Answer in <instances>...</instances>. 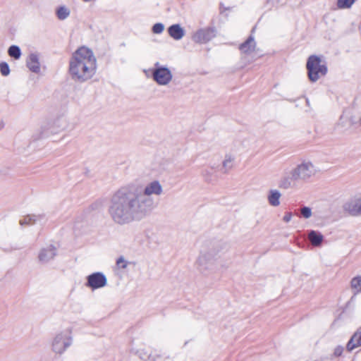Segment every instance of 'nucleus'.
I'll return each mask as SVG.
<instances>
[{"label": "nucleus", "mask_w": 361, "mask_h": 361, "mask_svg": "<svg viewBox=\"0 0 361 361\" xmlns=\"http://www.w3.org/2000/svg\"><path fill=\"white\" fill-rule=\"evenodd\" d=\"M97 69L96 56L88 47H79L70 59L69 74L76 82L83 83L91 80L95 75Z\"/></svg>", "instance_id": "nucleus-2"}, {"label": "nucleus", "mask_w": 361, "mask_h": 361, "mask_svg": "<svg viewBox=\"0 0 361 361\" xmlns=\"http://www.w3.org/2000/svg\"><path fill=\"white\" fill-rule=\"evenodd\" d=\"M27 66L32 72L35 73H39L41 68L38 54H31L29 55L27 61Z\"/></svg>", "instance_id": "nucleus-17"}, {"label": "nucleus", "mask_w": 361, "mask_h": 361, "mask_svg": "<svg viewBox=\"0 0 361 361\" xmlns=\"http://www.w3.org/2000/svg\"><path fill=\"white\" fill-rule=\"evenodd\" d=\"M0 72L2 75L7 76L10 73V68L7 63L1 62L0 63Z\"/></svg>", "instance_id": "nucleus-28"}, {"label": "nucleus", "mask_w": 361, "mask_h": 361, "mask_svg": "<svg viewBox=\"0 0 361 361\" xmlns=\"http://www.w3.org/2000/svg\"><path fill=\"white\" fill-rule=\"evenodd\" d=\"M43 218L44 216L42 215L29 214L20 220V224L21 226L32 225L41 221Z\"/></svg>", "instance_id": "nucleus-21"}, {"label": "nucleus", "mask_w": 361, "mask_h": 361, "mask_svg": "<svg viewBox=\"0 0 361 361\" xmlns=\"http://www.w3.org/2000/svg\"><path fill=\"white\" fill-rule=\"evenodd\" d=\"M138 356L145 361H171L169 357H164L157 353H149L145 348H140L137 351Z\"/></svg>", "instance_id": "nucleus-14"}, {"label": "nucleus", "mask_w": 361, "mask_h": 361, "mask_svg": "<svg viewBox=\"0 0 361 361\" xmlns=\"http://www.w3.org/2000/svg\"><path fill=\"white\" fill-rule=\"evenodd\" d=\"M281 192L277 189H271L267 195V201L272 207H279L281 204Z\"/></svg>", "instance_id": "nucleus-18"}, {"label": "nucleus", "mask_w": 361, "mask_h": 361, "mask_svg": "<svg viewBox=\"0 0 361 361\" xmlns=\"http://www.w3.org/2000/svg\"><path fill=\"white\" fill-rule=\"evenodd\" d=\"M307 75L311 82L317 81L327 73V67L324 61L316 55L310 56L307 62Z\"/></svg>", "instance_id": "nucleus-6"}, {"label": "nucleus", "mask_w": 361, "mask_h": 361, "mask_svg": "<svg viewBox=\"0 0 361 361\" xmlns=\"http://www.w3.org/2000/svg\"><path fill=\"white\" fill-rule=\"evenodd\" d=\"M169 35L176 40L181 39L185 35V31L179 24L171 25L168 29Z\"/></svg>", "instance_id": "nucleus-19"}, {"label": "nucleus", "mask_w": 361, "mask_h": 361, "mask_svg": "<svg viewBox=\"0 0 361 361\" xmlns=\"http://www.w3.org/2000/svg\"><path fill=\"white\" fill-rule=\"evenodd\" d=\"M292 218L293 214L291 212H286L283 217V221L286 223H288L291 221Z\"/></svg>", "instance_id": "nucleus-31"}, {"label": "nucleus", "mask_w": 361, "mask_h": 361, "mask_svg": "<svg viewBox=\"0 0 361 361\" xmlns=\"http://www.w3.org/2000/svg\"><path fill=\"white\" fill-rule=\"evenodd\" d=\"M301 216L304 219H310L312 216V209L309 207H302L300 209Z\"/></svg>", "instance_id": "nucleus-26"}, {"label": "nucleus", "mask_w": 361, "mask_h": 361, "mask_svg": "<svg viewBox=\"0 0 361 361\" xmlns=\"http://www.w3.org/2000/svg\"><path fill=\"white\" fill-rule=\"evenodd\" d=\"M164 189L157 180L145 185L130 183L116 190L111 197L108 214L119 226L139 221L149 216L155 207L153 196H161Z\"/></svg>", "instance_id": "nucleus-1"}, {"label": "nucleus", "mask_w": 361, "mask_h": 361, "mask_svg": "<svg viewBox=\"0 0 361 361\" xmlns=\"http://www.w3.org/2000/svg\"><path fill=\"white\" fill-rule=\"evenodd\" d=\"M355 1L356 0H338L337 6L341 9L350 8Z\"/></svg>", "instance_id": "nucleus-25"}, {"label": "nucleus", "mask_w": 361, "mask_h": 361, "mask_svg": "<svg viewBox=\"0 0 361 361\" xmlns=\"http://www.w3.org/2000/svg\"><path fill=\"white\" fill-rule=\"evenodd\" d=\"M308 239L312 245L319 246L324 240V236L321 233L312 230L308 234Z\"/></svg>", "instance_id": "nucleus-20"}, {"label": "nucleus", "mask_w": 361, "mask_h": 361, "mask_svg": "<svg viewBox=\"0 0 361 361\" xmlns=\"http://www.w3.org/2000/svg\"><path fill=\"white\" fill-rule=\"evenodd\" d=\"M351 288L355 294L361 292V276H356L351 280Z\"/></svg>", "instance_id": "nucleus-22"}, {"label": "nucleus", "mask_w": 361, "mask_h": 361, "mask_svg": "<svg viewBox=\"0 0 361 361\" xmlns=\"http://www.w3.org/2000/svg\"><path fill=\"white\" fill-rule=\"evenodd\" d=\"M319 170L316 165L309 159L300 161L290 173L281 176L279 182V187L282 189L292 188L296 181L307 182L314 178Z\"/></svg>", "instance_id": "nucleus-3"}, {"label": "nucleus", "mask_w": 361, "mask_h": 361, "mask_svg": "<svg viewBox=\"0 0 361 361\" xmlns=\"http://www.w3.org/2000/svg\"><path fill=\"white\" fill-rule=\"evenodd\" d=\"M107 284V279L102 272H95L87 278L86 286L92 290L102 288Z\"/></svg>", "instance_id": "nucleus-8"}, {"label": "nucleus", "mask_w": 361, "mask_h": 361, "mask_svg": "<svg viewBox=\"0 0 361 361\" xmlns=\"http://www.w3.org/2000/svg\"><path fill=\"white\" fill-rule=\"evenodd\" d=\"M8 55L15 59H18L21 56L20 49L16 45H12L8 48Z\"/></svg>", "instance_id": "nucleus-24"}, {"label": "nucleus", "mask_w": 361, "mask_h": 361, "mask_svg": "<svg viewBox=\"0 0 361 361\" xmlns=\"http://www.w3.org/2000/svg\"><path fill=\"white\" fill-rule=\"evenodd\" d=\"M128 264L129 262L123 256H121L116 260V265L122 269H126Z\"/></svg>", "instance_id": "nucleus-27"}, {"label": "nucleus", "mask_w": 361, "mask_h": 361, "mask_svg": "<svg viewBox=\"0 0 361 361\" xmlns=\"http://www.w3.org/2000/svg\"><path fill=\"white\" fill-rule=\"evenodd\" d=\"M361 346V326L353 334L346 345V349L348 352Z\"/></svg>", "instance_id": "nucleus-16"}, {"label": "nucleus", "mask_w": 361, "mask_h": 361, "mask_svg": "<svg viewBox=\"0 0 361 361\" xmlns=\"http://www.w3.org/2000/svg\"><path fill=\"white\" fill-rule=\"evenodd\" d=\"M56 255V248L50 245L42 248L38 254V259L42 264H46L52 260Z\"/></svg>", "instance_id": "nucleus-12"}, {"label": "nucleus", "mask_w": 361, "mask_h": 361, "mask_svg": "<svg viewBox=\"0 0 361 361\" xmlns=\"http://www.w3.org/2000/svg\"><path fill=\"white\" fill-rule=\"evenodd\" d=\"M219 259L218 250L214 247H211L203 249L200 252L195 264L202 273H212L216 270Z\"/></svg>", "instance_id": "nucleus-5"}, {"label": "nucleus", "mask_w": 361, "mask_h": 361, "mask_svg": "<svg viewBox=\"0 0 361 361\" xmlns=\"http://www.w3.org/2000/svg\"><path fill=\"white\" fill-rule=\"evenodd\" d=\"M4 121L1 119H0V130H1L4 128Z\"/></svg>", "instance_id": "nucleus-32"}, {"label": "nucleus", "mask_w": 361, "mask_h": 361, "mask_svg": "<svg viewBox=\"0 0 361 361\" xmlns=\"http://www.w3.org/2000/svg\"><path fill=\"white\" fill-rule=\"evenodd\" d=\"M216 36V30L212 27L201 29L192 36V39L197 43H206Z\"/></svg>", "instance_id": "nucleus-9"}, {"label": "nucleus", "mask_w": 361, "mask_h": 361, "mask_svg": "<svg viewBox=\"0 0 361 361\" xmlns=\"http://www.w3.org/2000/svg\"><path fill=\"white\" fill-rule=\"evenodd\" d=\"M152 77L158 85H167L172 80L173 74L169 68L160 66L157 62L154 64V68L152 71Z\"/></svg>", "instance_id": "nucleus-7"}, {"label": "nucleus", "mask_w": 361, "mask_h": 361, "mask_svg": "<svg viewBox=\"0 0 361 361\" xmlns=\"http://www.w3.org/2000/svg\"><path fill=\"white\" fill-rule=\"evenodd\" d=\"M235 159V155L233 153L229 152L224 155L221 163V171L224 173H228L234 168Z\"/></svg>", "instance_id": "nucleus-15"}, {"label": "nucleus", "mask_w": 361, "mask_h": 361, "mask_svg": "<svg viewBox=\"0 0 361 361\" xmlns=\"http://www.w3.org/2000/svg\"><path fill=\"white\" fill-rule=\"evenodd\" d=\"M73 329L68 326L57 331L50 341V350L56 356H61L73 345Z\"/></svg>", "instance_id": "nucleus-4"}, {"label": "nucleus", "mask_w": 361, "mask_h": 361, "mask_svg": "<svg viewBox=\"0 0 361 361\" xmlns=\"http://www.w3.org/2000/svg\"><path fill=\"white\" fill-rule=\"evenodd\" d=\"M344 209L353 216L361 215V193L347 202Z\"/></svg>", "instance_id": "nucleus-10"}, {"label": "nucleus", "mask_w": 361, "mask_h": 361, "mask_svg": "<svg viewBox=\"0 0 361 361\" xmlns=\"http://www.w3.org/2000/svg\"><path fill=\"white\" fill-rule=\"evenodd\" d=\"M239 49L241 54L245 56H251L259 50L255 39L252 35L240 44Z\"/></svg>", "instance_id": "nucleus-11"}, {"label": "nucleus", "mask_w": 361, "mask_h": 361, "mask_svg": "<svg viewBox=\"0 0 361 361\" xmlns=\"http://www.w3.org/2000/svg\"><path fill=\"white\" fill-rule=\"evenodd\" d=\"M70 9L66 6H60L56 11V15L59 19L65 20L70 15Z\"/></svg>", "instance_id": "nucleus-23"}, {"label": "nucleus", "mask_w": 361, "mask_h": 361, "mask_svg": "<svg viewBox=\"0 0 361 361\" xmlns=\"http://www.w3.org/2000/svg\"><path fill=\"white\" fill-rule=\"evenodd\" d=\"M69 127V122L66 117L62 116L56 118L51 123L50 131L53 133H58L66 130Z\"/></svg>", "instance_id": "nucleus-13"}, {"label": "nucleus", "mask_w": 361, "mask_h": 361, "mask_svg": "<svg viewBox=\"0 0 361 361\" xmlns=\"http://www.w3.org/2000/svg\"><path fill=\"white\" fill-rule=\"evenodd\" d=\"M344 348L342 345H337L334 349L333 355L335 357H340L342 355Z\"/></svg>", "instance_id": "nucleus-30"}, {"label": "nucleus", "mask_w": 361, "mask_h": 361, "mask_svg": "<svg viewBox=\"0 0 361 361\" xmlns=\"http://www.w3.org/2000/svg\"><path fill=\"white\" fill-rule=\"evenodd\" d=\"M164 30V25L162 23H158L153 25L152 32L154 34H160Z\"/></svg>", "instance_id": "nucleus-29"}]
</instances>
